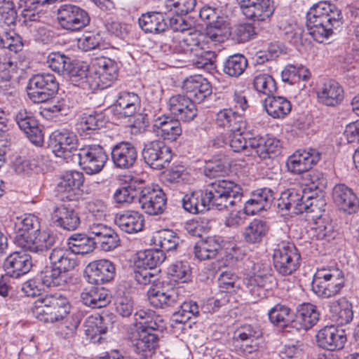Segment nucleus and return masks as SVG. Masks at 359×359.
I'll use <instances>...</instances> for the list:
<instances>
[{"label":"nucleus","instance_id":"2","mask_svg":"<svg viewBox=\"0 0 359 359\" xmlns=\"http://www.w3.org/2000/svg\"><path fill=\"white\" fill-rule=\"evenodd\" d=\"M226 29L209 28L208 32H201L194 30L176 36L172 41L175 52L193 55L201 48H206V45L212 46L215 42L224 41Z\"/></svg>","mask_w":359,"mask_h":359},{"label":"nucleus","instance_id":"18","mask_svg":"<svg viewBox=\"0 0 359 359\" xmlns=\"http://www.w3.org/2000/svg\"><path fill=\"white\" fill-rule=\"evenodd\" d=\"M15 121L18 127L35 145H41L43 136L38 126V122L33 113L25 108L18 109L15 114Z\"/></svg>","mask_w":359,"mask_h":359},{"label":"nucleus","instance_id":"57","mask_svg":"<svg viewBox=\"0 0 359 359\" xmlns=\"http://www.w3.org/2000/svg\"><path fill=\"white\" fill-rule=\"evenodd\" d=\"M252 85L255 90L259 94L267 95H273L277 89L275 79L269 74L259 73L253 79Z\"/></svg>","mask_w":359,"mask_h":359},{"label":"nucleus","instance_id":"55","mask_svg":"<svg viewBox=\"0 0 359 359\" xmlns=\"http://www.w3.org/2000/svg\"><path fill=\"white\" fill-rule=\"evenodd\" d=\"M154 243L158 245L163 252L175 250L180 239L177 233L170 229H163L154 236Z\"/></svg>","mask_w":359,"mask_h":359},{"label":"nucleus","instance_id":"13","mask_svg":"<svg viewBox=\"0 0 359 359\" xmlns=\"http://www.w3.org/2000/svg\"><path fill=\"white\" fill-rule=\"evenodd\" d=\"M142 156L147 164L158 168H165L172 160L170 148L161 140H154L145 144Z\"/></svg>","mask_w":359,"mask_h":359},{"label":"nucleus","instance_id":"46","mask_svg":"<svg viewBox=\"0 0 359 359\" xmlns=\"http://www.w3.org/2000/svg\"><path fill=\"white\" fill-rule=\"evenodd\" d=\"M69 76L71 81L75 86H78L82 88H86L87 86L90 88L93 87L92 83V79L93 75L89 72L88 66L83 64H73L71 62V65L67 71V74Z\"/></svg>","mask_w":359,"mask_h":359},{"label":"nucleus","instance_id":"56","mask_svg":"<svg viewBox=\"0 0 359 359\" xmlns=\"http://www.w3.org/2000/svg\"><path fill=\"white\" fill-rule=\"evenodd\" d=\"M85 333L91 341H100V335L105 334L107 327L104 324V318L101 316H91L85 322Z\"/></svg>","mask_w":359,"mask_h":359},{"label":"nucleus","instance_id":"21","mask_svg":"<svg viewBox=\"0 0 359 359\" xmlns=\"http://www.w3.org/2000/svg\"><path fill=\"white\" fill-rule=\"evenodd\" d=\"M147 297L151 306L161 309L173 306L179 300L177 290L164 286L161 282L151 285L147 291Z\"/></svg>","mask_w":359,"mask_h":359},{"label":"nucleus","instance_id":"59","mask_svg":"<svg viewBox=\"0 0 359 359\" xmlns=\"http://www.w3.org/2000/svg\"><path fill=\"white\" fill-rule=\"evenodd\" d=\"M71 59L60 53H50L46 60V64L55 72L65 75L71 65Z\"/></svg>","mask_w":359,"mask_h":359},{"label":"nucleus","instance_id":"10","mask_svg":"<svg viewBox=\"0 0 359 359\" xmlns=\"http://www.w3.org/2000/svg\"><path fill=\"white\" fill-rule=\"evenodd\" d=\"M89 72L93 75L95 86L104 88L117 78L118 67L116 62L109 57H96L91 62Z\"/></svg>","mask_w":359,"mask_h":359},{"label":"nucleus","instance_id":"50","mask_svg":"<svg viewBox=\"0 0 359 359\" xmlns=\"http://www.w3.org/2000/svg\"><path fill=\"white\" fill-rule=\"evenodd\" d=\"M199 16L202 20L206 21L208 23L205 32H208L209 28L226 29V37L224 39L225 41L231 34L229 23L224 20L223 18L218 16L217 11L210 6H204L200 10Z\"/></svg>","mask_w":359,"mask_h":359},{"label":"nucleus","instance_id":"17","mask_svg":"<svg viewBox=\"0 0 359 359\" xmlns=\"http://www.w3.org/2000/svg\"><path fill=\"white\" fill-rule=\"evenodd\" d=\"M304 198L305 196L301 193L294 190H287L281 194L278 199V207L280 210H292L294 214H301L305 211L313 212L312 207L313 201L316 199L308 196L305 201Z\"/></svg>","mask_w":359,"mask_h":359},{"label":"nucleus","instance_id":"27","mask_svg":"<svg viewBox=\"0 0 359 359\" xmlns=\"http://www.w3.org/2000/svg\"><path fill=\"white\" fill-rule=\"evenodd\" d=\"M144 217L138 211L123 210L116 214L115 224L123 232L133 234L142 231L144 226Z\"/></svg>","mask_w":359,"mask_h":359},{"label":"nucleus","instance_id":"63","mask_svg":"<svg viewBox=\"0 0 359 359\" xmlns=\"http://www.w3.org/2000/svg\"><path fill=\"white\" fill-rule=\"evenodd\" d=\"M218 285L222 292H235L241 287V280L235 273L224 271L218 278Z\"/></svg>","mask_w":359,"mask_h":359},{"label":"nucleus","instance_id":"3","mask_svg":"<svg viewBox=\"0 0 359 359\" xmlns=\"http://www.w3.org/2000/svg\"><path fill=\"white\" fill-rule=\"evenodd\" d=\"M344 273L335 263L318 267L314 274L312 290L319 297L330 298L344 287Z\"/></svg>","mask_w":359,"mask_h":359},{"label":"nucleus","instance_id":"12","mask_svg":"<svg viewBox=\"0 0 359 359\" xmlns=\"http://www.w3.org/2000/svg\"><path fill=\"white\" fill-rule=\"evenodd\" d=\"M139 203L142 210L150 215L163 213L166 206V198L163 190L158 187H144L140 193Z\"/></svg>","mask_w":359,"mask_h":359},{"label":"nucleus","instance_id":"31","mask_svg":"<svg viewBox=\"0 0 359 359\" xmlns=\"http://www.w3.org/2000/svg\"><path fill=\"white\" fill-rule=\"evenodd\" d=\"M153 128L158 136L170 141L176 140L182 132L179 120L168 116L156 118Z\"/></svg>","mask_w":359,"mask_h":359},{"label":"nucleus","instance_id":"38","mask_svg":"<svg viewBox=\"0 0 359 359\" xmlns=\"http://www.w3.org/2000/svg\"><path fill=\"white\" fill-rule=\"evenodd\" d=\"M222 239L218 236H210L198 241L194 248L195 257L200 261L215 259L222 249Z\"/></svg>","mask_w":359,"mask_h":359},{"label":"nucleus","instance_id":"36","mask_svg":"<svg viewBox=\"0 0 359 359\" xmlns=\"http://www.w3.org/2000/svg\"><path fill=\"white\" fill-rule=\"evenodd\" d=\"M137 330L154 332L164 327L163 318L150 309H140L134 314Z\"/></svg>","mask_w":359,"mask_h":359},{"label":"nucleus","instance_id":"8","mask_svg":"<svg viewBox=\"0 0 359 359\" xmlns=\"http://www.w3.org/2000/svg\"><path fill=\"white\" fill-rule=\"evenodd\" d=\"M57 20L66 30L78 32L88 26L90 18L84 9L74 4H62L57 9Z\"/></svg>","mask_w":359,"mask_h":359},{"label":"nucleus","instance_id":"1","mask_svg":"<svg viewBox=\"0 0 359 359\" xmlns=\"http://www.w3.org/2000/svg\"><path fill=\"white\" fill-rule=\"evenodd\" d=\"M341 11L327 1L313 4L306 13V27L309 35L318 43H323L332 35L334 29L342 23Z\"/></svg>","mask_w":359,"mask_h":359},{"label":"nucleus","instance_id":"30","mask_svg":"<svg viewBox=\"0 0 359 359\" xmlns=\"http://www.w3.org/2000/svg\"><path fill=\"white\" fill-rule=\"evenodd\" d=\"M317 97L320 103L335 107L344 100V90L341 85L334 80H327L317 90Z\"/></svg>","mask_w":359,"mask_h":359},{"label":"nucleus","instance_id":"41","mask_svg":"<svg viewBox=\"0 0 359 359\" xmlns=\"http://www.w3.org/2000/svg\"><path fill=\"white\" fill-rule=\"evenodd\" d=\"M264 109L274 118H284L292 109L290 100L283 96H269L264 100Z\"/></svg>","mask_w":359,"mask_h":359},{"label":"nucleus","instance_id":"4","mask_svg":"<svg viewBox=\"0 0 359 359\" xmlns=\"http://www.w3.org/2000/svg\"><path fill=\"white\" fill-rule=\"evenodd\" d=\"M212 206L219 210L233 207L241 202V187L231 180H218L208 185L206 189Z\"/></svg>","mask_w":359,"mask_h":359},{"label":"nucleus","instance_id":"14","mask_svg":"<svg viewBox=\"0 0 359 359\" xmlns=\"http://www.w3.org/2000/svg\"><path fill=\"white\" fill-rule=\"evenodd\" d=\"M115 266L107 259L89 263L84 271V277L90 284L101 285L111 281L115 276Z\"/></svg>","mask_w":359,"mask_h":359},{"label":"nucleus","instance_id":"33","mask_svg":"<svg viewBox=\"0 0 359 359\" xmlns=\"http://www.w3.org/2000/svg\"><path fill=\"white\" fill-rule=\"evenodd\" d=\"M274 5L271 0H257L250 6H244L243 14L254 22H265L274 13Z\"/></svg>","mask_w":359,"mask_h":359},{"label":"nucleus","instance_id":"54","mask_svg":"<svg viewBox=\"0 0 359 359\" xmlns=\"http://www.w3.org/2000/svg\"><path fill=\"white\" fill-rule=\"evenodd\" d=\"M15 230L17 235H29L30 231L40 229V222L39 217L30 213L23 214L15 218L14 222Z\"/></svg>","mask_w":359,"mask_h":359},{"label":"nucleus","instance_id":"11","mask_svg":"<svg viewBox=\"0 0 359 359\" xmlns=\"http://www.w3.org/2000/svg\"><path fill=\"white\" fill-rule=\"evenodd\" d=\"M55 242L53 236L46 231L35 230L29 235H16L15 243L25 251L39 252L47 250Z\"/></svg>","mask_w":359,"mask_h":359},{"label":"nucleus","instance_id":"35","mask_svg":"<svg viewBox=\"0 0 359 359\" xmlns=\"http://www.w3.org/2000/svg\"><path fill=\"white\" fill-rule=\"evenodd\" d=\"M182 206L186 211L197 214L209 210L212 203L207 190H200L186 194L182 198Z\"/></svg>","mask_w":359,"mask_h":359},{"label":"nucleus","instance_id":"7","mask_svg":"<svg viewBox=\"0 0 359 359\" xmlns=\"http://www.w3.org/2000/svg\"><path fill=\"white\" fill-rule=\"evenodd\" d=\"M58 88V83L53 74H39L29 80L27 95L34 103L44 102L56 93Z\"/></svg>","mask_w":359,"mask_h":359},{"label":"nucleus","instance_id":"28","mask_svg":"<svg viewBox=\"0 0 359 359\" xmlns=\"http://www.w3.org/2000/svg\"><path fill=\"white\" fill-rule=\"evenodd\" d=\"M334 203L345 212L351 214L359 208V201L351 189L344 184H337L332 192Z\"/></svg>","mask_w":359,"mask_h":359},{"label":"nucleus","instance_id":"29","mask_svg":"<svg viewBox=\"0 0 359 359\" xmlns=\"http://www.w3.org/2000/svg\"><path fill=\"white\" fill-rule=\"evenodd\" d=\"M182 88L191 100L201 102L212 93L208 80L200 75L190 76L183 82Z\"/></svg>","mask_w":359,"mask_h":359},{"label":"nucleus","instance_id":"52","mask_svg":"<svg viewBox=\"0 0 359 359\" xmlns=\"http://www.w3.org/2000/svg\"><path fill=\"white\" fill-rule=\"evenodd\" d=\"M68 249L76 254H88L93 251L95 246L90 236L85 234L75 233L67 240Z\"/></svg>","mask_w":359,"mask_h":359},{"label":"nucleus","instance_id":"64","mask_svg":"<svg viewBox=\"0 0 359 359\" xmlns=\"http://www.w3.org/2000/svg\"><path fill=\"white\" fill-rule=\"evenodd\" d=\"M290 311L287 306L278 304L269 311V318L273 324L283 326L291 320Z\"/></svg>","mask_w":359,"mask_h":359},{"label":"nucleus","instance_id":"49","mask_svg":"<svg viewBox=\"0 0 359 359\" xmlns=\"http://www.w3.org/2000/svg\"><path fill=\"white\" fill-rule=\"evenodd\" d=\"M269 226L266 222L261 219H253L243 233L244 241L248 244H259L267 234Z\"/></svg>","mask_w":359,"mask_h":359},{"label":"nucleus","instance_id":"32","mask_svg":"<svg viewBox=\"0 0 359 359\" xmlns=\"http://www.w3.org/2000/svg\"><path fill=\"white\" fill-rule=\"evenodd\" d=\"M133 346L138 355L147 358L155 353L158 346V337L153 332L137 330L134 335Z\"/></svg>","mask_w":359,"mask_h":359},{"label":"nucleus","instance_id":"37","mask_svg":"<svg viewBox=\"0 0 359 359\" xmlns=\"http://www.w3.org/2000/svg\"><path fill=\"white\" fill-rule=\"evenodd\" d=\"M251 155L257 154L261 158H269L271 154H276L280 151V141L273 137H254L249 140Z\"/></svg>","mask_w":359,"mask_h":359},{"label":"nucleus","instance_id":"6","mask_svg":"<svg viewBox=\"0 0 359 359\" xmlns=\"http://www.w3.org/2000/svg\"><path fill=\"white\" fill-rule=\"evenodd\" d=\"M271 269L267 263L257 262L252 266V275L246 279L245 284L249 292L255 299H263L271 288L273 277Z\"/></svg>","mask_w":359,"mask_h":359},{"label":"nucleus","instance_id":"61","mask_svg":"<svg viewBox=\"0 0 359 359\" xmlns=\"http://www.w3.org/2000/svg\"><path fill=\"white\" fill-rule=\"evenodd\" d=\"M167 273L173 280L187 282L191 277V268L187 262H176L167 269Z\"/></svg>","mask_w":359,"mask_h":359},{"label":"nucleus","instance_id":"48","mask_svg":"<svg viewBox=\"0 0 359 359\" xmlns=\"http://www.w3.org/2000/svg\"><path fill=\"white\" fill-rule=\"evenodd\" d=\"M41 280L48 287H62L72 281V276L70 273H64L50 264L41 273Z\"/></svg>","mask_w":359,"mask_h":359},{"label":"nucleus","instance_id":"44","mask_svg":"<svg viewBox=\"0 0 359 359\" xmlns=\"http://www.w3.org/2000/svg\"><path fill=\"white\" fill-rule=\"evenodd\" d=\"M140 108V99L137 94L130 92L120 93L116 104V110L124 117L135 115Z\"/></svg>","mask_w":359,"mask_h":359},{"label":"nucleus","instance_id":"34","mask_svg":"<svg viewBox=\"0 0 359 359\" xmlns=\"http://www.w3.org/2000/svg\"><path fill=\"white\" fill-rule=\"evenodd\" d=\"M50 264L64 273H69L77 265L76 256L68 248H55L49 255Z\"/></svg>","mask_w":359,"mask_h":359},{"label":"nucleus","instance_id":"26","mask_svg":"<svg viewBox=\"0 0 359 359\" xmlns=\"http://www.w3.org/2000/svg\"><path fill=\"white\" fill-rule=\"evenodd\" d=\"M111 154L114 165L121 169H128L133 167L137 159L136 148L128 142H121L115 144Z\"/></svg>","mask_w":359,"mask_h":359},{"label":"nucleus","instance_id":"51","mask_svg":"<svg viewBox=\"0 0 359 359\" xmlns=\"http://www.w3.org/2000/svg\"><path fill=\"white\" fill-rule=\"evenodd\" d=\"M224 41L215 42L212 46L206 45V48H201L200 50L193 55L194 64L198 69H203L210 71L215 68L214 60L215 59V51L218 45Z\"/></svg>","mask_w":359,"mask_h":359},{"label":"nucleus","instance_id":"22","mask_svg":"<svg viewBox=\"0 0 359 359\" xmlns=\"http://www.w3.org/2000/svg\"><path fill=\"white\" fill-rule=\"evenodd\" d=\"M168 108L177 119L184 122L192 121L197 115L194 101L187 95H175L169 98Z\"/></svg>","mask_w":359,"mask_h":359},{"label":"nucleus","instance_id":"25","mask_svg":"<svg viewBox=\"0 0 359 359\" xmlns=\"http://www.w3.org/2000/svg\"><path fill=\"white\" fill-rule=\"evenodd\" d=\"M4 267L7 276L18 278L31 270L32 267L31 256L25 252H14L6 258Z\"/></svg>","mask_w":359,"mask_h":359},{"label":"nucleus","instance_id":"23","mask_svg":"<svg viewBox=\"0 0 359 359\" xmlns=\"http://www.w3.org/2000/svg\"><path fill=\"white\" fill-rule=\"evenodd\" d=\"M51 220L55 226L67 231H74L81 224L79 213L74 208L65 204L54 208Z\"/></svg>","mask_w":359,"mask_h":359},{"label":"nucleus","instance_id":"53","mask_svg":"<svg viewBox=\"0 0 359 359\" xmlns=\"http://www.w3.org/2000/svg\"><path fill=\"white\" fill-rule=\"evenodd\" d=\"M90 237L94 241L95 246L99 245L105 252L111 251L119 245L118 234L109 226L97 236Z\"/></svg>","mask_w":359,"mask_h":359},{"label":"nucleus","instance_id":"39","mask_svg":"<svg viewBox=\"0 0 359 359\" xmlns=\"http://www.w3.org/2000/svg\"><path fill=\"white\" fill-rule=\"evenodd\" d=\"M81 300L88 307L100 309L106 306L111 302V296L104 287H91L83 290Z\"/></svg>","mask_w":359,"mask_h":359},{"label":"nucleus","instance_id":"9","mask_svg":"<svg viewBox=\"0 0 359 359\" xmlns=\"http://www.w3.org/2000/svg\"><path fill=\"white\" fill-rule=\"evenodd\" d=\"M78 156L79 165L88 175L100 172L108 160L103 147L98 144L81 147L79 150Z\"/></svg>","mask_w":359,"mask_h":359},{"label":"nucleus","instance_id":"15","mask_svg":"<svg viewBox=\"0 0 359 359\" xmlns=\"http://www.w3.org/2000/svg\"><path fill=\"white\" fill-rule=\"evenodd\" d=\"M320 154L315 149L297 150L287 161L288 170L296 175L309 171L320 159Z\"/></svg>","mask_w":359,"mask_h":359},{"label":"nucleus","instance_id":"60","mask_svg":"<svg viewBox=\"0 0 359 359\" xmlns=\"http://www.w3.org/2000/svg\"><path fill=\"white\" fill-rule=\"evenodd\" d=\"M81 321V314L79 312L72 313L66 321L60 325L57 334L64 339L72 338L76 334Z\"/></svg>","mask_w":359,"mask_h":359},{"label":"nucleus","instance_id":"43","mask_svg":"<svg viewBox=\"0 0 359 359\" xmlns=\"http://www.w3.org/2000/svg\"><path fill=\"white\" fill-rule=\"evenodd\" d=\"M83 182L84 176L81 172L67 171L61 176L57 184L58 191L75 195L79 192Z\"/></svg>","mask_w":359,"mask_h":359},{"label":"nucleus","instance_id":"47","mask_svg":"<svg viewBox=\"0 0 359 359\" xmlns=\"http://www.w3.org/2000/svg\"><path fill=\"white\" fill-rule=\"evenodd\" d=\"M55 322L64 319L70 313V304L61 294H46V302Z\"/></svg>","mask_w":359,"mask_h":359},{"label":"nucleus","instance_id":"5","mask_svg":"<svg viewBox=\"0 0 359 359\" xmlns=\"http://www.w3.org/2000/svg\"><path fill=\"white\" fill-rule=\"evenodd\" d=\"M300 259L301 255L295 245L288 241H281L273 250V266L282 276H290L295 272L300 266Z\"/></svg>","mask_w":359,"mask_h":359},{"label":"nucleus","instance_id":"19","mask_svg":"<svg viewBox=\"0 0 359 359\" xmlns=\"http://www.w3.org/2000/svg\"><path fill=\"white\" fill-rule=\"evenodd\" d=\"M262 334V330L258 326L245 324L236 330L233 339L244 353H252L257 350L258 346L255 341Z\"/></svg>","mask_w":359,"mask_h":359},{"label":"nucleus","instance_id":"24","mask_svg":"<svg viewBox=\"0 0 359 359\" xmlns=\"http://www.w3.org/2000/svg\"><path fill=\"white\" fill-rule=\"evenodd\" d=\"M50 145L56 156L65 157L67 153L76 149L77 137L67 129L57 130L50 135Z\"/></svg>","mask_w":359,"mask_h":359},{"label":"nucleus","instance_id":"62","mask_svg":"<svg viewBox=\"0 0 359 359\" xmlns=\"http://www.w3.org/2000/svg\"><path fill=\"white\" fill-rule=\"evenodd\" d=\"M105 124V119L102 114H84L77 123L78 130L83 132L95 130L102 128Z\"/></svg>","mask_w":359,"mask_h":359},{"label":"nucleus","instance_id":"45","mask_svg":"<svg viewBox=\"0 0 359 359\" xmlns=\"http://www.w3.org/2000/svg\"><path fill=\"white\" fill-rule=\"evenodd\" d=\"M139 25L146 33L159 34L167 29L163 15L158 12L142 14L139 18Z\"/></svg>","mask_w":359,"mask_h":359},{"label":"nucleus","instance_id":"58","mask_svg":"<svg viewBox=\"0 0 359 359\" xmlns=\"http://www.w3.org/2000/svg\"><path fill=\"white\" fill-rule=\"evenodd\" d=\"M248 66V60L241 54H235L228 57L224 65V72L232 77L241 76Z\"/></svg>","mask_w":359,"mask_h":359},{"label":"nucleus","instance_id":"42","mask_svg":"<svg viewBox=\"0 0 359 359\" xmlns=\"http://www.w3.org/2000/svg\"><path fill=\"white\" fill-rule=\"evenodd\" d=\"M330 312L332 320L341 325L350 323L353 318V305L345 298L333 302L330 306Z\"/></svg>","mask_w":359,"mask_h":359},{"label":"nucleus","instance_id":"40","mask_svg":"<svg viewBox=\"0 0 359 359\" xmlns=\"http://www.w3.org/2000/svg\"><path fill=\"white\" fill-rule=\"evenodd\" d=\"M318 320L319 313L316 306L312 304L306 303L299 306L294 323L297 329L307 330L315 325Z\"/></svg>","mask_w":359,"mask_h":359},{"label":"nucleus","instance_id":"16","mask_svg":"<svg viewBox=\"0 0 359 359\" xmlns=\"http://www.w3.org/2000/svg\"><path fill=\"white\" fill-rule=\"evenodd\" d=\"M214 123L223 135L231 132L245 131L246 129L244 118L231 109H220L215 115Z\"/></svg>","mask_w":359,"mask_h":359},{"label":"nucleus","instance_id":"20","mask_svg":"<svg viewBox=\"0 0 359 359\" xmlns=\"http://www.w3.org/2000/svg\"><path fill=\"white\" fill-rule=\"evenodd\" d=\"M346 340L344 330L334 325L322 328L316 334L318 346L330 351L342 349Z\"/></svg>","mask_w":359,"mask_h":359}]
</instances>
